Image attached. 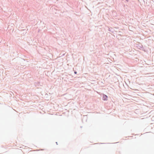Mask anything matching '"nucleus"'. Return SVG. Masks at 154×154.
<instances>
[{"label": "nucleus", "mask_w": 154, "mask_h": 154, "mask_svg": "<svg viewBox=\"0 0 154 154\" xmlns=\"http://www.w3.org/2000/svg\"><path fill=\"white\" fill-rule=\"evenodd\" d=\"M44 150V149H41V150Z\"/></svg>", "instance_id": "nucleus-3"}, {"label": "nucleus", "mask_w": 154, "mask_h": 154, "mask_svg": "<svg viewBox=\"0 0 154 154\" xmlns=\"http://www.w3.org/2000/svg\"><path fill=\"white\" fill-rule=\"evenodd\" d=\"M75 74H76V72H75Z\"/></svg>", "instance_id": "nucleus-2"}, {"label": "nucleus", "mask_w": 154, "mask_h": 154, "mask_svg": "<svg viewBox=\"0 0 154 154\" xmlns=\"http://www.w3.org/2000/svg\"><path fill=\"white\" fill-rule=\"evenodd\" d=\"M103 100H107V98H108V97H107V96L105 95H103Z\"/></svg>", "instance_id": "nucleus-1"}, {"label": "nucleus", "mask_w": 154, "mask_h": 154, "mask_svg": "<svg viewBox=\"0 0 154 154\" xmlns=\"http://www.w3.org/2000/svg\"><path fill=\"white\" fill-rule=\"evenodd\" d=\"M126 1H128V0H126Z\"/></svg>", "instance_id": "nucleus-4"}]
</instances>
